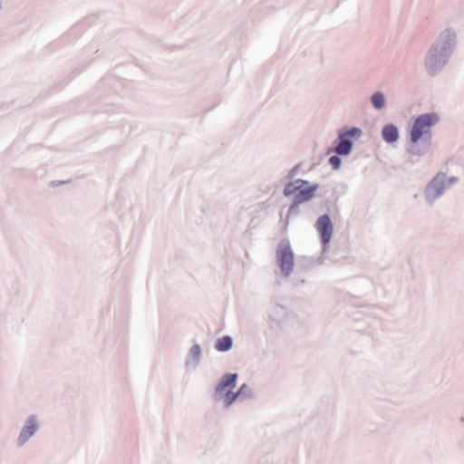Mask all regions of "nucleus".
<instances>
[{"label":"nucleus","instance_id":"obj_11","mask_svg":"<svg viewBox=\"0 0 464 464\" xmlns=\"http://www.w3.org/2000/svg\"><path fill=\"white\" fill-rule=\"evenodd\" d=\"M238 394H239V392L235 393L233 392L227 391L225 393V397H224L225 403L227 405H230L237 399Z\"/></svg>","mask_w":464,"mask_h":464},{"label":"nucleus","instance_id":"obj_10","mask_svg":"<svg viewBox=\"0 0 464 464\" xmlns=\"http://www.w3.org/2000/svg\"><path fill=\"white\" fill-rule=\"evenodd\" d=\"M372 102L376 109H382L384 105V97L382 92H376L372 97Z\"/></svg>","mask_w":464,"mask_h":464},{"label":"nucleus","instance_id":"obj_9","mask_svg":"<svg viewBox=\"0 0 464 464\" xmlns=\"http://www.w3.org/2000/svg\"><path fill=\"white\" fill-rule=\"evenodd\" d=\"M232 346V339L229 336L219 338L216 343V349L219 352L228 351Z\"/></svg>","mask_w":464,"mask_h":464},{"label":"nucleus","instance_id":"obj_4","mask_svg":"<svg viewBox=\"0 0 464 464\" xmlns=\"http://www.w3.org/2000/svg\"><path fill=\"white\" fill-rule=\"evenodd\" d=\"M362 130L358 128H352L344 133L339 134V142L335 147V152L339 155H347L351 151L352 142L348 137H360Z\"/></svg>","mask_w":464,"mask_h":464},{"label":"nucleus","instance_id":"obj_7","mask_svg":"<svg viewBox=\"0 0 464 464\" xmlns=\"http://www.w3.org/2000/svg\"><path fill=\"white\" fill-rule=\"evenodd\" d=\"M382 135L386 142H394L399 138L398 129L392 124L385 125L382 129Z\"/></svg>","mask_w":464,"mask_h":464},{"label":"nucleus","instance_id":"obj_6","mask_svg":"<svg viewBox=\"0 0 464 464\" xmlns=\"http://www.w3.org/2000/svg\"><path fill=\"white\" fill-rule=\"evenodd\" d=\"M237 375L236 373L226 374L216 388L217 393H222L226 388H234Z\"/></svg>","mask_w":464,"mask_h":464},{"label":"nucleus","instance_id":"obj_8","mask_svg":"<svg viewBox=\"0 0 464 464\" xmlns=\"http://www.w3.org/2000/svg\"><path fill=\"white\" fill-rule=\"evenodd\" d=\"M37 425L34 420H29L20 434L21 443L27 440L36 430Z\"/></svg>","mask_w":464,"mask_h":464},{"label":"nucleus","instance_id":"obj_2","mask_svg":"<svg viewBox=\"0 0 464 464\" xmlns=\"http://www.w3.org/2000/svg\"><path fill=\"white\" fill-rule=\"evenodd\" d=\"M317 186H308L304 180L297 179L289 183L284 190L286 197L294 196L295 201L300 203L313 198Z\"/></svg>","mask_w":464,"mask_h":464},{"label":"nucleus","instance_id":"obj_1","mask_svg":"<svg viewBox=\"0 0 464 464\" xmlns=\"http://www.w3.org/2000/svg\"><path fill=\"white\" fill-rule=\"evenodd\" d=\"M439 120L440 118L436 113H424L414 120L410 130L411 153L416 152L414 145H416L423 136L430 137V129L439 122Z\"/></svg>","mask_w":464,"mask_h":464},{"label":"nucleus","instance_id":"obj_5","mask_svg":"<svg viewBox=\"0 0 464 464\" xmlns=\"http://www.w3.org/2000/svg\"><path fill=\"white\" fill-rule=\"evenodd\" d=\"M316 228L321 234L324 245H327L331 240L333 233V225L329 216H321L316 222Z\"/></svg>","mask_w":464,"mask_h":464},{"label":"nucleus","instance_id":"obj_3","mask_svg":"<svg viewBox=\"0 0 464 464\" xmlns=\"http://www.w3.org/2000/svg\"><path fill=\"white\" fill-rule=\"evenodd\" d=\"M278 266L285 275H289L294 266V254L288 242L279 244L276 250Z\"/></svg>","mask_w":464,"mask_h":464},{"label":"nucleus","instance_id":"obj_12","mask_svg":"<svg viewBox=\"0 0 464 464\" xmlns=\"http://www.w3.org/2000/svg\"><path fill=\"white\" fill-rule=\"evenodd\" d=\"M329 162L330 164L334 168V169H337L339 168L340 164H341V160L338 157L336 156H332L330 159H329Z\"/></svg>","mask_w":464,"mask_h":464}]
</instances>
